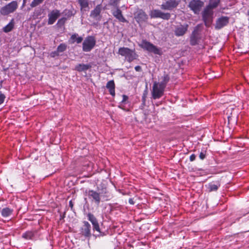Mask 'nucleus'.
I'll list each match as a JSON object with an SVG mask.
<instances>
[{"label": "nucleus", "mask_w": 249, "mask_h": 249, "mask_svg": "<svg viewBox=\"0 0 249 249\" xmlns=\"http://www.w3.org/2000/svg\"><path fill=\"white\" fill-rule=\"evenodd\" d=\"M168 80V75H164L162 77V81L154 82L152 90V95L153 99H159L163 95L164 88Z\"/></svg>", "instance_id": "1"}, {"label": "nucleus", "mask_w": 249, "mask_h": 249, "mask_svg": "<svg viewBox=\"0 0 249 249\" xmlns=\"http://www.w3.org/2000/svg\"><path fill=\"white\" fill-rule=\"evenodd\" d=\"M139 45L142 48L149 53L158 55L162 54V51L160 48L157 47L145 40H143Z\"/></svg>", "instance_id": "2"}, {"label": "nucleus", "mask_w": 249, "mask_h": 249, "mask_svg": "<svg viewBox=\"0 0 249 249\" xmlns=\"http://www.w3.org/2000/svg\"><path fill=\"white\" fill-rule=\"evenodd\" d=\"M118 53L122 56H124L129 62L136 59L138 56L134 50H131L126 47L120 48Z\"/></svg>", "instance_id": "3"}, {"label": "nucleus", "mask_w": 249, "mask_h": 249, "mask_svg": "<svg viewBox=\"0 0 249 249\" xmlns=\"http://www.w3.org/2000/svg\"><path fill=\"white\" fill-rule=\"evenodd\" d=\"M96 40L94 37L89 36L86 37L83 42V51L88 52L90 51L94 47Z\"/></svg>", "instance_id": "4"}, {"label": "nucleus", "mask_w": 249, "mask_h": 249, "mask_svg": "<svg viewBox=\"0 0 249 249\" xmlns=\"http://www.w3.org/2000/svg\"><path fill=\"white\" fill-rule=\"evenodd\" d=\"M18 6L16 1H13L5 6L1 8L0 12L3 15H7L13 13L16 10Z\"/></svg>", "instance_id": "5"}, {"label": "nucleus", "mask_w": 249, "mask_h": 249, "mask_svg": "<svg viewBox=\"0 0 249 249\" xmlns=\"http://www.w3.org/2000/svg\"><path fill=\"white\" fill-rule=\"evenodd\" d=\"M213 12L212 8L206 7L203 12V18L207 26H209L212 21Z\"/></svg>", "instance_id": "6"}, {"label": "nucleus", "mask_w": 249, "mask_h": 249, "mask_svg": "<svg viewBox=\"0 0 249 249\" xmlns=\"http://www.w3.org/2000/svg\"><path fill=\"white\" fill-rule=\"evenodd\" d=\"M203 5V2L200 0H192L189 4V7L194 13L198 14Z\"/></svg>", "instance_id": "7"}, {"label": "nucleus", "mask_w": 249, "mask_h": 249, "mask_svg": "<svg viewBox=\"0 0 249 249\" xmlns=\"http://www.w3.org/2000/svg\"><path fill=\"white\" fill-rule=\"evenodd\" d=\"M180 0H168L161 5V8L165 10L171 11L176 8L180 3Z\"/></svg>", "instance_id": "8"}, {"label": "nucleus", "mask_w": 249, "mask_h": 249, "mask_svg": "<svg viewBox=\"0 0 249 249\" xmlns=\"http://www.w3.org/2000/svg\"><path fill=\"white\" fill-rule=\"evenodd\" d=\"M149 15L151 18H161L163 19H169L170 14L168 13H163L159 10H153L150 11Z\"/></svg>", "instance_id": "9"}, {"label": "nucleus", "mask_w": 249, "mask_h": 249, "mask_svg": "<svg viewBox=\"0 0 249 249\" xmlns=\"http://www.w3.org/2000/svg\"><path fill=\"white\" fill-rule=\"evenodd\" d=\"M89 197L94 201L97 205H99L101 199L104 198V196L102 193H98L93 190H89L88 193Z\"/></svg>", "instance_id": "10"}, {"label": "nucleus", "mask_w": 249, "mask_h": 249, "mask_svg": "<svg viewBox=\"0 0 249 249\" xmlns=\"http://www.w3.org/2000/svg\"><path fill=\"white\" fill-rule=\"evenodd\" d=\"M134 18L136 21L140 23L146 21L148 18V16L144 11L139 9L135 12Z\"/></svg>", "instance_id": "11"}, {"label": "nucleus", "mask_w": 249, "mask_h": 249, "mask_svg": "<svg viewBox=\"0 0 249 249\" xmlns=\"http://www.w3.org/2000/svg\"><path fill=\"white\" fill-rule=\"evenodd\" d=\"M60 13L58 10H53L48 15V24L52 25L54 23L57 18L60 16Z\"/></svg>", "instance_id": "12"}, {"label": "nucleus", "mask_w": 249, "mask_h": 249, "mask_svg": "<svg viewBox=\"0 0 249 249\" xmlns=\"http://www.w3.org/2000/svg\"><path fill=\"white\" fill-rule=\"evenodd\" d=\"M229 22V18L227 17H222L219 18L216 22L215 28L220 29L226 26Z\"/></svg>", "instance_id": "13"}, {"label": "nucleus", "mask_w": 249, "mask_h": 249, "mask_svg": "<svg viewBox=\"0 0 249 249\" xmlns=\"http://www.w3.org/2000/svg\"><path fill=\"white\" fill-rule=\"evenodd\" d=\"M101 11V6L100 5H98L96 7L91 11L90 16L97 20H99L101 19L100 14Z\"/></svg>", "instance_id": "14"}, {"label": "nucleus", "mask_w": 249, "mask_h": 249, "mask_svg": "<svg viewBox=\"0 0 249 249\" xmlns=\"http://www.w3.org/2000/svg\"><path fill=\"white\" fill-rule=\"evenodd\" d=\"M188 25H181L178 26L175 31V34L177 36H183L186 32L188 29Z\"/></svg>", "instance_id": "15"}, {"label": "nucleus", "mask_w": 249, "mask_h": 249, "mask_svg": "<svg viewBox=\"0 0 249 249\" xmlns=\"http://www.w3.org/2000/svg\"><path fill=\"white\" fill-rule=\"evenodd\" d=\"M112 14L113 16L117 18L120 21L125 22H126V19L123 17L122 14V12L120 9H116L113 11Z\"/></svg>", "instance_id": "16"}, {"label": "nucleus", "mask_w": 249, "mask_h": 249, "mask_svg": "<svg viewBox=\"0 0 249 249\" xmlns=\"http://www.w3.org/2000/svg\"><path fill=\"white\" fill-rule=\"evenodd\" d=\"M84 223L82 232L85 236H89L90 235V225L88 222H84Z\"/></svg>", "instance_id": "17"}, {"label": "nucleus", "mask_w": 249, "mask_h": 249, "mask_svg": "<svg viewBox=\"0 0 249 249\" xmlns=\"http://www.w3.org/2000/svg\"><path fill=\"white\" fill-rule=\"evenodd\" d=\"M106 87L109 89L110 94L114 96L115 92V84L113 80H110L107 83Z\"/></svg>", "instance_id": "18"}, {"label": "nucleus", "mask_w": 249, "mask_h": 249, "mask_svg": "<svg viewBox=\"0 0 249 249\" xmlns=\"http://www.w3.org/2000/svg\"><path fill=\"white\" fill-rule=\"evenodd\" d=\"M91 66L89 64H79L75 67V70L79 72H81L86 71Z\"/></svg>", "instance_id": "19"}, {"label": "nucleus", "mask_w": 249, "mask_h": 249, "mask_svg": "<svg viewBox=\"0 0 249 249\" xmlns=\"http://www.w3.org/2000/svg\"><path fill=\"white\" fill-rule=\"evenodd\" d=\"M14 19H12L11 21L3 28V30L5 33L10 32L14 28Z\"/></svg>", "instance_id": "20"}, {"label": "nucleus", "mask_w": 249, "mask_h": 249, "mask_svg": "<svg viewBox=\"0 0 249 249\" xmlns=\"http://www.w3.org/2000/svg\"><path fill=\"white\" fill-rule=\"evenodd\" d=\"M71 43L76 42L77 43H80L83 40V38L81 36H79L77 34H75L71 36Z\"/></svg>", "instance_id": "21"}, {"label": "nucleus", "mask_w": 249, "mask_h": 249, "mask_svg": "<svg viewBox=\"0 0 249 249\" xmlns=\"http://www.w3.org/2000/svg\"><path fill=\"white\" fill-rule=\"evenodd\" d=\"M81 6V10H86V9L89 7L88 0H78Z\"/></svg>", "instance_id": "22"}, {"label": "nucleus", "mask_w": 249, "mask_h": 249, "mask_svg": "<svg viewBox=\"0 0 249 249\" xmlns=\"http://www.w3.org/2000/svg\"><path fill=\"white\" fill-rule=\"evenodd\" d=\"M12 211L8 208H5L1 210V213L3 217H8L11 214Z\"/></svg>", "instance_id": "23"}, {"label": "nucleus", "mask_w": 249, "mask_h": 249, "mask_svg": "<svg viewBox=\"0 0 249 249\" xmlns=\"http://www.w3.org/2000/svg\"><path fill=\"white\" fill-rule=\"evenodd\" d=\"M220 0H210V3L208 7H210L211 8H214L217 6Z\"/></svg>", "instance_id": "24"}, {"label": "nucleus", "mask_w": 249, "mask_h": 249, "mask_svg": "<svg viewBox=\"0 0 249 249\" xmlns=\"http://www.w3.org/2000/svg\"><path fill=\"white\" fill-rule=\"evenodd\" d=\"M218 187L219 185L211 183L208 184V188L209 189L210 191H214L217 190Z\"/></svg>", "instance_id": "25"}, {"label": "nucleus", "mask_w": 249, "mask_h": 249, "mask_svg": "<svg viewBox=\"0 0 249 249\" xmlns=\"http://www.w3.org/2000/svg\"><path fill=\"white\" fill-rule=\"evenodd\" d=\"M34 234L31 231L26 232L22 234V237L26 239H31L33 237Z\"/></svg>", "instance_id": "26"}, {"label": "nucleus", "mask_w": 249, "mask_h": 249, "mask_svg": "<svg viewBox=\"0 0 249 249\" xmlns=\"http://www.w3.org/2000/svg\"><path fill=\"white\" fill-rule=\"evenodd\" d=\"M44 0H34L31 3L30 6L32 7H35L39 4L41 3Z\"/></svg>", "instance_id": "27"}, {"label": "nucleus", "mask_w": 249, "mask_h": 249, "mask_svg": "<svg viewBox=\"0 0 249 249\" xmlns=\"http://www.w3.org/2000/svg\"><path fill=\"white\" fill-rule=\"evenodd\" d=\"M66 49V45L64 44H61L58 46L57 49V51L59 53H62L65 51Z\"/></svg>", "instance_id": "28"}, {"label": "nucleus", "mask_w": 249, "mask_h": 249, "mask_svg": "<svg viewBox=\"0 0 249 249\" xmlns=\"http://www.w3.org/2000/svg\"><path fill=\"white\" fill-rule=\"evenodd\" d=\"M88 217L89 220L91 222L92 224L97 221L94 216L91 213H89L88 215Z\"/></svg>", "instance_id": "29"}, {"label": "nucleus", "mask_w": 249, "mask_h": 249, "mask_svg": "<svg viewBox=\"0 0 249 249\" xmlns=\"http://www.w3.org/2000/svg\"><path fill=\"white\" fill-rule=\"evenodd\" d=\"M92 225H93L94 230H96L98 232H100L99 225V224H98L97 221H96L95 222L93 223Z\"/></svg>", "instance_id": "30"}, {"label": "nucleus", "mask_w": 249, "mask_h": 249, "mask_svg": "<svg viewBox=\"0 0 249 249\" xmlns=\"http://www.w3.org/2000/svg\"><path fill=\"white\" fill-rule=\"evenodd\" d=\"M147 94V91L146 90L144 91V92L143 94V96H142V101L143 103H144L145 101Z\"/></svg>", "instance_id": "31"}, {"label": "nucleus", "mask_w": 249, "mask_h": 249, "mask_svg": "<svg viewBox=\"0 0 249 249\" xmlns=\"http://www.w3.org/2000/svg\"><path fill=\"white\" fill-rule=\"evenodd\" d=\"M4 98H5V96L2 94H0V105L3 102Z\"/></svg>", "instance_id": "32"}, {"label": "nucleus", "mask_w": 249, "mask_h": 249, "mask_svg": "<svg viewBox=\"0 0 249 249\" xmlns=\"http://www.w3.org/2000/svg\"><path fill=\"white\" fill-rule=\"evenodd\" d=\"M128 202L131 205H134L135 203V202L133 198H129L128 200Z\"/></svg>", "instance_id": "33"}, {"label": "nucleus", "mask_w": 249, "mask_h": 249, "mask_svg": "<svg viewBox=\"0 0 249 249\" xmlns=\"http://www.w3.org/2000/svg\"><path fill=\"white\" fill-rule=\"evenodd\" d=\"M128 99V97L125 95L123 96V100L122 101V103L125 102Z\"/></svg>", "instance_id": "34"}, {"label": "nucleus", "mask_w": 249, "mask_h": 249, "mask_svg": "<svg viewBox=\"0 0 249 249\" xmlns=\"http://www.w3.org/2000/svg\"><path fill=\"white\" fill-rule=\"evenodd\" d=\"M196 156L194 154H192L190 157V160L191 161H194L195 160Z\"/></svg>", "instance_id": "35"}, {"label": "nucleus", "mask_w": 249, "mask_h": 249, "mask_svg": "<svg viewBox=\"0 0 249 249\" xmlns=\"http://www.w3.org/2000/svg\"><path fill=\"white\" fill-rule=\"evenodd\" d=\"M135 70L137 71H142V68L140 66H137L135 67Z\"/></svg>", "instance_id": "36"}, {"label": "nucleus", "mask_w": 249, "mask_h": 249, "mask_svg": "<svg viewBox=\"0 0 249 249\" xmlns=\"http://www.w3.org/2000/svg\"><path fill=\"white\" fill-rule=\"evenodd\" d=\"M205 157V155L202 153V152H201L199 154V158L201 159V160H203Z\"/></svg>", "instance_id": "37"}, {"label": "nucleus", "mask_w": 249, "mask_h": 249, "mask_svg": "<svg viewBox=\"0 0 249 249\" xmlns=\"http://www.w3.org/2000/svg\"><path fill=\"white\" fill-rule=\"evenodd\" d=\"M62 20V19L58 20V23L60 22Z\"/></svg>", "instance_id": "38"}, {"label": "nucleus", "mask_w": 249, "mask_h": 249, "mask_svg": "<svg viewBox=\"0 0 249 249\" xmlns=\"http://www.w3.org/2000/svg\"><path fill=\"white\" fill-rule=\"evenodd\" d=\"M70 205H71V206H72V205H71V201H70Z\"/></svg>", "instance_id": "39"}, {"label": "nucleus", "mask_w": 249, "mask_h": 249, "mask_svg": "<svg viewBox=\"0 0 249 249\" xmlns=\"http://www.w3.org/2000/svg\"><path fill=\"white\" fill-rule=\"evenodd\" d=\"M25 3H24V2L23 3V6H24V5Z\"/></svg>", "instance_id": "40"}, {"label": "nucleus", "mask_w": 249, "mask_h": 249, "mask_svg": "<svg viewBox=\"0 0 249 249\" xmlns=\"http://www.w3.org/2000/svg\"><path fill=\"white\" fill-rule=\"evenodd\" d=\"M26 1H25V0H24V3H25Z\"/></svg>", "instance_id": "41"}, {"label": "nucleus", "mask_w": 249, "mask_h": 249, "mask_svg": "<svg viewBox=\"0 0 249 249\" xmlns=\"http://www.w3.org/2000/svg\"><path fill=\"white\" fill-rule=\"evenodd\" d=\"M248 15L249 16V11H248Z\"/></svg>", "instance_id": "42"}]
</instances>
